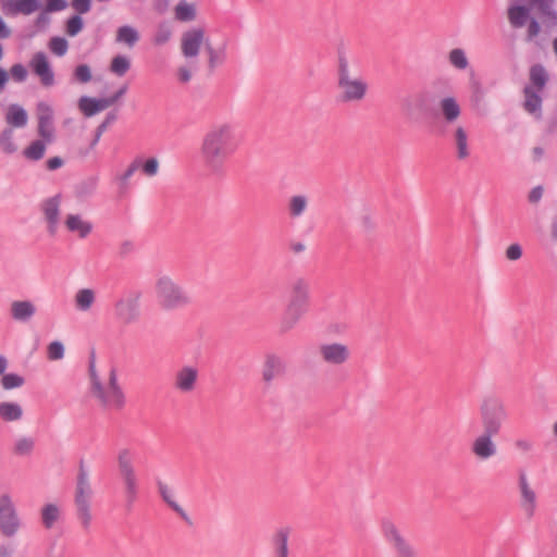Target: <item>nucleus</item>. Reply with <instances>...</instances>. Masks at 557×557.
I'll return each instance as SVG.
<instances>
[{
    "instance_id": "nucleus-30",
    "label": "nucleus",
    "mask_w": 557,
    "mask_h": 557,
    "mask_svg": "<svg viewBox=\"0 0 557 557\" xmlns=\"http://www.w3.org/2000/svg\"><path fill=\"white\" fill-rule=\"evenodd\" d=\"M9 11L13 14L22 13L29 15L39 8L38 0H12L7 2Z\"/></svg>"
},
{
    "instance_id": "nucleus-22",
    "label": "nucleus",
    "mask_w": 557,
    "mask_h": 557,
    "mask_svg": "<svg viewBox=\"0 0 557 557\" xmlns=\"http://www.w3.org/2000/svg\"><path fill=\"white\" fill-rule=\"evenodd\" d=\"M495 434L482 432L472 443V453L480 459H488L496 454V445L492 441Z\"/></svg>"
},
{
    "instance_id": "nucleus-50",
    "label": "nucleus",
    "mask_w": 557,
    "mask_h": 557,
    "mask_svg": "<svg viewBox=\"0 0 557 557\" xmlns=\"http://www.w3.org/2000/svg\"><path fill=\"white\" fill-rule=\"evenodd\" d=\"M91 70L87 64H79L75 67L73 79L81 84H87L91 81Z\"/></svg>"
},
{
    "instance_id": "nucleus-62",
    "label": "nucleus",
    "mask_w": 557,
    "mask_h": 557,
    "mask_svg": "<svg viewBox=\"0 0 557 557\" xmlns=\"http://www.w3.org/2000/svg\"><path fill=\"white\" fill-rule=\"evenodd\" d=\"M64 160L61 157H52L46 161V168L49 171H55L63 166Z\"/></svg>"
},
{
    "instance_id": "nucleus-15",
    "label": "nucleus",
    "mask_w": 557,
    "mask_h": 557,
    "mask_svg": "<svg viewBox=\"0 0 557 557\" xmlns=\"http://www.w3.org/2000/svg\"><path fill=\"white\" fill-rule=\"evenodd\" d=\"M38 113V135L48 144L54 140L53 111L51 107L45 102L37 106Z\"/></svg>"
},
{
    "instance_id": "nucleus-10",
    "label": "nucleus",
    "mask_w": 557,
    "mask_h": 557,
    "mask_svg": "<svg viewBox=\"0 0 557 557\" xmlns=\"http://www.w3.org/2000/svg\"><path fill=\"white\" fill-rule=\"evenodd\" d=\"M140 298L141 292L133 290L119 299L114 305L116 319L126 325L136 323L140 318Z\"/></svg>"
},
{
    "instance_id": "nucleus-28",
    "label": "nucleus",
    "mask_w": 557,
    "mask_h": 557,
    "mask_svg": "<svg viewBox=\"0 0 557 557\" xmlns=\"http://www.w3.org/2000/svg\"><path fill=\"white\" fill-rule=\"evenodd\" d=\"M309 206V198L306 195H293L287 205L288 215L292 219H297L304 215Z\"/></svg>"
},
{
    "instance_id": "nucleus-18",
    "label": "nucleus",
    "mask_w": 557,
    "mask_h": 557,
    "mask_svg": "<svg viewBox=\"0 0 557 557\" xmlns=\"http://www.w3.org/2000/svg\"><path fill=\"white\" fill-rule=\"evenodd\" d=\"M429 92L420 91L414 95L405 96L400 101V107L404 114L411 119L416 111L425 113L428 112Z\"/></svg>"
},
{
    "instance_id": "nucleus-25",
    "label": "nucleus",
    "mask_w": 557,
    "mask_h": 557,
    "mask_svg": "<svg viewBox=\"0 0 557 557\" xmlns=\"http://www.w3.org/2000/svg\"><path fill=\"white\" fill-rule=\"evenodd\" d=\"M10 313L13 320L27 322L36 313V307L30 300H15L11 304Z\"/></svg>"
},
{
    "instance_id": "nucleus-58",
    "label": "nucleus",
    "mask_w": 557,
    "mask_h": 557,
    "mask_svg": "<svg viewBox=\"0 0 557 557\" xmlns=\"http://www.w3.org/2000/svg\"><path fill=\"white\" fill-rule=\"evenodd\" d=\"M72 7L78 15H82L90 11L91 0H72Z\"/></svg>"
},
{
    "instance_id": "nucleus-21",
    "label": "nucleus",
    "mask_w": 557,
    "mask_h": 557,
    "mask_svg": "<svg viewBox=\"0 0 557 557\" xmlns=\"http://www.w3.org/2000/svg\"><path fill=\"white\" fill-rule=\"evenodd\" d=\"M198 379V370L191 366H184L175 374L174 387L182 393H190L195 389Z\"/></svg>"
},
{
    "instance_id": "nucleus-26",
    "label": "nucleus",
    "mask_w": 557,
    "mask_h": 557,
    "mask_svg": "<svg viewBox=\"0 0 557 557\" xmlns=\"http://www.w3.org/2000/svg\"><path fill=\"white\" fill-rule=\"evenodd\" d=\"M157 486L159 494L162 498V500L173 510L175 511L184 521H186L188 524L191 523L188 515L186 511L173 499V494L171 488L162 482L160 479L157 480Z\"/></svg>"
},
{
    "instance_id": "nucleus-39",
    "label": "nucleus",
    "mask_w": 557,
    "mask_h": 557,
    "mask_svg": "<svg viewBox=\"0 0 557 557\" xmlns=\"http://www.w3.org/2000/svg\"><path fill=\"white\" fill-rule=\"evenodd\" d=\"M0 148L7 154H13L17 151V146L14 143V132L12 127H7L1 132Z\"/></svg>"
},
{
    "instance_id": "nucleus-37",
    "label": "nucleus",
    "mask_w": 557,
    "mask_h": 557,
    "mask_svg": "<svg viewBox=\"0 0 557 557\" xmlns=\"http://www.w3.org/2000/svg\"><path fill=\"white\" fill-rule=\"evenodd\" d=\"M60 518V509L55 504H47L41 508V521L46 529H51Z\"/></svg>"
},
{
    "instance_id": "nucleus-57",
    "label": "nucleus",
    "mask_w": 557,
    "mask_h": 557,
    "mask_svg": "<svg viewBox=\"0 0 557 557\" xmlns=\"http://www.w3.org/2000/svg\"><path fill=\"white\" fill-rule=\"evenodd\" d=\"M117 120V111L113 110L106 115V119L97 126L98 136H102L107 127Z\"/></svg>"
},
{
    "instance_id": "nucleus-51",
    "label": "nucleus",
    "mask_w": 557,
    "mask_h": 557,
    "mask_svg": "<svg viewBox=\"0 0 557 557\" xmlns=\"http://www.w3.org/2000/svg\"><path fill=\"white\" fill-rule=\"evenodd\" d=\"M172 36V30L169 25L162 23L158 26V29L153 37V42L157 46H162L166 44Z\"/></svg>"
},
{
    "instance_id": "nucleus-49",
    "label": "nucleus",
    "mask_w": 557,
    "mask_h": 557,
    "mask_svg": "<svg viewBox=\"0 0 557 557\" xmlns=\"http://www.w3.org/2000/svg\"><path fill=\"white\" fill-rule=\"evenodd\" d=\"M24 382V377L16 373H4L1 379L2 387L8 391L21 387Z\"/></svg>"
},
{
    "instance_id": "nucleus-36",
    "label": "nucleus",
    "mask_w": 557,
    "mask_h": 557,
    "mask_svg": "<svg viewBox=\"0 0 557 557\" xmlns=\"http://www.w3.org/2000/svg\"><path fill=\"white\" fill-rule=\"evenodd\" d=\"M22 407L16 403H0V418L4 421H17L22 418Z\"/></svg>"
},
{
    "instance_id": "nucleus-54",
    "label": "nucleus",
    "mask_w": 557,
    "mask_h": 557,
    "mask_svg": "<svg viewBox=\"0 0 557 557\" xmlns=\"http://www.w3.org/2000/svg\"><path fill=\"white\" fill-rule=\"evenodd\" d=\"M12 78L15 82H24L27 78V70L22 63L13 64L10 69V73Z\"/></svg>"
},
{
    "instance_id": "nucleus-16",
    "label": "nucleus",
    "mask_w": 557,
    "mask_h": 557,
    "mask_svg": "<svg viewBox=\"0 0 557 557\" xmlns=\"http://www.w3.org/2000/svg\"><path fill=\"white\" fill-rule=\"evenodd\" d=\"M205 39L202 28H193L182 36V53L186 58H195L199 54L200 47Z\"/></svg>"
},
{
    "instance_id": "nucleus-29",
    "label": "nucleus",
    "mask_w": 557,
    "mask_h": 557,
    "mask_svg": "<svg viewBox=\"0 0 557 557\" xmlns=\"http://www.w3.org/2000/svg\"><path fill=\"white\" fill-rule=\"evenodd\" d=\"M5 120L11 127H24L27 124V112L18 104H11L8 109Z\"/></svg>"
},
{
    "instance_id": "nucleus-8",
    "label": "nucleus",
    "mask_w": 557,
    "mask_h": 557,
    "mask_svg": "<svg viewBox=\"0 0 557 557\" xmlns=\"http://www.w3.org/2000/svg\"><path fill=\"white\" fill-rule=\"evenodd\" d=\"M479 412L483 431L498 435L508 419L505 403L497 396H487L482 400Z\"/></svg>"
},
{
    "instance_id": "nucleus-46",
    "label": "nucleus",
    "mask_w": 557,
    "mask_h": 557,
    "mask_svg": "<svg viewBox=\"0 0 557 557\" xmlns=\"http://www.w3.org/2000/svg\"><path fill=\"white\" fill-rule=\"evenodd\" d=\"M531 2L537 7L543 16L554 22L557 21V12L553 9L555 0H531Z\"/></svg>"
},
{
    "instance_id": "nucleus-60",
    "label": "nucleus",
    "mask_w": 557,
    "mask_h": 557,
    "mask_svg": "<svg viewBox=\"0 0 557 557\" xmlns=\"http://www.w3.org/2000/svg\"><path fill=\"white\" fill-rule=\"evenodd\" d=\"M67 7V2L65 0H47L46 3V12H58L62 11Z\"/></svg>"
},
{
    "instance_id": "nucleus-35",
    "label": "nucleus",
    "mask_w": 557,
    "mask_h": 557,
    "mask_svg": "<svg viewBox=\"0 0 557 557\" xmlns=\"http://www.w3.org/2000/svg\"><path fill=\"white\" fill-rule=\"evenodd\" d=\"M46 144L42 138L30 143L28 147L23 150V157L29 161H39L44 158L46 152Z\"/></svg>"
},
{
    "instance_id": "nucleus-64",
    "label": "nucleus",
    "mask_w": 557,
    "mask_h": 557,
    "mask_svg": "<svg viewBox=\"0 0 557 557\" xmlns=\"http://www.w3.org/2000/svg\"><path fill=\"white\" fill-rule=\"evenodd\" d=\"M177 74L181 83H188L191 78L190 71L185 66L180 67Z\"/></svg>"
},
{
    "instance_id": "nucleus-48",
    "label": "nucleus",
    "mask_w": 557,
    "mask_h": 557,
    "mask_svg": "<svg viewBox=\"0 0 557 557\" xmlns=\"http://www.w3.org/2000/svg\"><path fill=\"white\" fill-rule=\"evenodd\" d=\"M84 28V21L81 15L74 14L67 18L65 32L70 37L77 36Z\"/></svg>"
},
{
    "instance_id": "nucleus-9",
    "label": "nucleus",
    "mask_w": 557,
    "mask_h": 557,
    "mask_svg": "<svg viewBox=\"0 0 557 557\" xmlns=\"http://www.w3.org/2000/svg\"><path fill=\"white\" fill-rule=\"evenodd\" d=\"M382 533L384 540L393 549L395 557H418V550L407 540L394 522L385 520L382 522Z\"/></svg>"
},
{
    "instance_id": "nucleus-7",
    "label": "nucleus",
    "mask_w": 557,
    "mask_h": 557,
    "mask_svg": "<svg viewBox=\"0 0 557 557\" xmlns=\"http://www.w3.org/2000/svg\"><path fill=\"white\" fill-rule=\"evenodd\" d=\"M117 469L124 485L125 507L132 510L138 496V478L134 466V454L128 448H122L116 457Z\"/></svg>"
},
{
    "instance_id": "nucleus-55",
    "label": "nucleus",
    "mask_w": 557,
    "mask_h": 557,
    "mask_svg": "<svg viewBox=\"0 0 557 557\" xmlns=\"http://www.w3.org/2000/svg\"><path fill=\"white\" fill-rule=\"evenodd\" d=\"M140 166L145 175L154 176L159 171V161L157 158H149Z\"/></svg>"
},
{
    "instance_id": "nucleus-1",
    "label": "nucleus",
    "mask_w": 557,
    "mask_h": 557,
    "mask_svg": "<svg viewBox=\"0 0 557 557\" xmlns=\"http://www.w3.org/2000/svg\"><path fill=\"white\" fill-rule=\"evenodd\" d=\"M238 147L235 128L228 123L212 126L203 136L201 157L203 165L213 175L225 174V161Z\"/></svg>"
},
{
    "instance_id": "nucleus-23",
    "label": "nucleus",
    "mask_w": 557,
    "mask_h": 557,
    "mask_svg": "<svg viewBox=\"0 0 557 557\" xmlns=\"http://www.w3.org/2000/svg\"><path fill=\"white\" fill-rule=\"evenodd\" d=\"M540 90L534 89L532 86L527 85L523 88L524 102L523 109L540 120L542 117V97L539 94Z\"/></svg>"
},
{
    "instance_id": "nucleus-63",
    "label": "nucleus",
    "mask_w": 557,
    "mask_h": 557,
    "mask_svg": "<svg viewBox=\"0 0 557 557\" xmlns=\"http://www.w3.org/2000/svg\"><path fill=\"white\" fill-rule=\"evenodd\" d=\"M542 196H543L542 186H535L529 193L528 199L531 203H536L541 200Z\"/></svg>"
},
{
    "instance_id": "nucleus-32",
    "label": "nucleus",
    "mask_w": 557,
    "mask_h": 557,
    "mask_svg": "<svg viewBox=\"0 0 557 557\" xmlns=\"http://www.w3.org/2000/svg\"><path fill=\"white\" fill-rule=\"evenodd\" d=\"M530 10L525 5H511L508 9V18L510 24L516 27H522L525 25L529 18Z\"/></svg>"
},
{
    "instance_id": "nucleus-27",
    "label": "nucleus",
    "mask_w": 557,
    "mask_h": 557,
    "mask_svg": "<svg viewBox=\"0 0 557 557\" xmlns=\"http://www.w3.org/2000/svg\"><path fill=\"white\" fill-rule=\"evenodd\" d=\"M65 225L70 232L78 233L81 238H86L92 231V224L82 220L78 214H69L65 220Z\"/></svg>"
},
{
    "instance_id": "nucleus-3",
    "label": "nucleus",
    "mask_w": 557,
    "mask_h": 557,
    "mask_svg": "<svg viewBox=\"0 0 557 557\" xmlns=\"http://www.w3.org/2000/svg\"><path fill=\"white\" fill-rule=\"evenodd\" d=\"M310 307V283L305 277H297L290 283L287 308L281 322L282 332L292 330Z\"/></svg>"
},
{
    "instance_id": "nucleus-47",
    "label": "nucleus",
    "mask_w": 557,
    "mask_h": 557,
    "mask_svg": "<svg viewBox=\"0 0 557 557\" xmlns=\"http://www.w3.org/2000/svg\"><path fill=\"white\" fill-rule=\"evenodd\" d=\"M448 59L450 64L458 70H465L469 65L466 52L460 48L453 49L449 52Z\"/></svg>"
},
{
    "instance_id": "nucleus-53",
    "label": "nucleus",
    "mask_w": 557,
    "mask_h": 557,
    "mask_svg": "<svg viewBox=\"0 0 557 557\" xmlns=\"http://www.w3.org/2000/svg\"><path fill=\"white\" fill-rule=\"evenodd\" d=\"M64 356V346L61 342L54 341L48 346V358L50 360H59Z\"/></svg>"
},
{
    "instance_id": "nucleus-61",
    "label": "nucleus",
    "mask_w": 557,
    "mask_h": 557,
    "mask_svg": "<svg viewBox=\"0 0 557 557\" xmlns=\"http://www.w3.org/2000/svg\"><path fill=\"white\" fill-rule=\"evenodd\" d=\"M541 32V25L534 17L530 18L529 26H528V40H532L534 37H536Z\"/></svg>"
},
{
    "instance_id": "nucleus-40",
    "label": "nucleus",
    "mask_w": 557,
    "mask_h": 557,
    "mask_svg": "<svg viewBox=\"0 0 557 557\" xmlns=\"http://www.w3.org/2000/svg\"><path fill=\"white\" fill-rule=\"evenodd\" d=\"M455 141L457 146V158L463 160L469 157L468 135L463 127H457L455 132Z\"/></svg>"
},
{
    "instance_id": "nucleus-38",
    "label": "nucleus",
    "mask_w": 557,
    "mask_h": 557,
    "mask_svg": "<svg viewBox=\"0 0 557 557\" xmlns=\"http://www.w3.org/2000/svg\"><path fill=\"white\" fill-rule=\"evenodd\" d=\"M95 301V293L90 288L79 289L75 295L76 308L81 311H87Z\"/></svg>"
},
{
    "instance_id": "nucleus-14",
    "label": "nucleus",
    "mask_w": 557,
    "mask_h": 557,
    "mask_svg": "<svg viewBox=\"0 0 557 557\" xmlns=\"http://www.w3.org/2000/svg\"><path fill=\"white\" fill-rule=\"evenodd\" d=\"M319 354L325 363L332 366L344 364L350 356L348 347L342 343L322 344Z\"/></svg>"
},
{
    "instance_id": "nucleus-42",
    "label": "nucleus",
    "mask_w": 557,
    "mask_h": 557,
    "mask_svg": "<svg viewBox=\"0 0 557 557\" xmlns=\"http://www.w3.org/2000/svg\"><path fill=\"white\" fill-rule=\"evenodd\" d=\"M98 178L96 176H90L75 186V194L79 198H85L90 196L97 188Z\"/></svg>"
},
{
    "instance_id": "nucleus-12",
    "label": "nucleus",
    "mask_w": 557,
    "mask_h": 557,
    "mask_svg": "<svg viewBox=\"0 0 557 557\" xmlns=\"http://www.w3.org/2000/svg\"><path fill=\"white\" fill-rule=\"evenodd\" d=\"M127 91V85L120 87L113 95L104 98H92L83 96L78 100L79 110L85 116H94L102 110L114 104L120 98H122Z\"/></svg>"
},
{
    "instance_id": "nucleus-11",
    "label": "nucleus",
    "mask_w": 557,
    "mask_h": 557,
    "mask_svg": "<svg viewBox=\"0 0 557 557\" xmlns=\"http://www.w3.org/2000/svg\"><path fill=\"white\" fill-rule=\"evenodd\" d=\"M21 527L16 508L8 494L0 496V532L5 537L14 536Z\"/></svg>"
},
{
    "instance_id": "nucleus-33",
    "label": "nucleus",
    "mask_w": 557,
    "mask_h": 557,
    "mask_svg": "<svg viewBox=\"0 0 557 557\" xmlns=\"http://www.w3.org/2000/svg\"><path fill=\"white\" fill-rule=\"evenodd\" d=\"M530 82L534 89L542 90L548 82V75L545 67L542 64H534L530 67Z\"/></svg>"
},
{
    "instance_id": "nucleus-43",
    "label": "nucleus",
    "mask_w": 557,
    "mask_h": 557,
    "mask_svg": "<svg viewBox=\"0 0 557 557\" xmlns=\"http://www.w3.org/2000/svg\"><path fill=\"white\" fill-rule=\"evenodd\" d=\"M131 69V61L127 57L117 54L110 63V71L117 76H124Z\"/></svg>"
},
{
    "instance_id": "nucleus-52",
    "label": "nucleus",
    "mask_w": 557,
    "mask_h": 557,
    "mask_svg": "<svg viewBox=\"0 0 557 557\" xmlns=\"http://www.w3.org/2000/svg\"><path fill=\"white\" fill-rule=\"evenodd\" d=\"M49 47L54 54L62 57L67 52L69 44L63 37H53L50 40Z\"/></svg>"
},
{
    "instance_id": "nucleus-2",
    "label": "nucleus",
    "mask_w": 557,
    "mask_h": 557,
    "mask_svg": "<svg viewBox=\"0 0 557 557\" xmlns=\"http://www.w3.org/2000/svg\"><path fill=\"white\" fill-rule=\"evenodd\" d=\"M88 373L91 383V393L97 397L102 406L121 410L125 406V395L117 383V373L115 368H111L109 373L108 387L104 388L96 370V351L92 348L89 355Z\"/></svg>"
},
{
    "instance_id": "nucleus-44",
    "label": "nucleus",
    "mask_w": 557,
    "mask_h": 557,
    "mask_svg": "<svg viewBox=\"0 0 557 557\" xmlns=\"http://www.w3.org/2000/svg\"><path fill=\"white\" fill-rule=\"evenodd\" d=\"M175 17L182 22H189V21L195 20V17H196L195 7L185 1L178 2V4L175 8Z\"/></svg>"
},
{
    "instance_id": "nucleus-4",
    "label": "nucleus",
    "mask_w": 557,
    "mask_h": 557,
    "mask_svg": "<svg viewBox=\"0 0 557 557\" xmlns=\"http://www.w3.org/2000/svg\"><path fill=\"white\" fill-rule=\"evenodd\" d=\"M154 292L157 304L163 311L181 310L193 301L189 292L168 275H162L156 281Z\"/></svg>"
},
{
    "instance_id": "nucleus-24",
    "label": "nucleus",
    "mask_w": 557,
    "mask_h": 557,
    "mask_svg": "<svg viewBox=\"0 0 557 557\" xmlns=\"http://www.w3.org/2000/svg\"><path fill=\"white\" fill-rule=\"evenodd\" d=\"M519 487L522 496L521 505L527 511L528 516L532 517L535 509L536 495L535 492L530 487L524 472H520L519 474Z\"/></svg>"
},
{
    "instance_id": "nucleus-20",
    "label": "nucleus",
    "mask_w": 557,
    "mask_h": 557,
    "mask_svg": "<svg viewBox=\"0 0 557 557\" xmlns=\"http://www.w3.org/2000/svg\"><path fill=\"white\" fill-rule=\"evenodd\" d=\"M33 72L40 77L44 86H52L54 84V74L50 66L47 55L44 52H37L32 61Z\"/></svg>"
},
{
    "instance_id": "nucleus-56",
    "label": "nucleus",
    "mask_w": 557,
    "mask_h": 557,
    "mask_svg": "<svg viewBox=\"0 0 557 557\" xmlns=\"http://www.w3.org/2000/svg\"><path fill=\"white\" fill-rule=\"evenodd\" d=\"M141 159H135L126 171L120 176V181L122 185H126L127 181L134 175V173L140 168Z\"/></svg>"
},
{
    "instance_id": "nucleus-19",
    "label": "nucleus",
    "mask_w": 557,
    "mask_h": 557,
    "mask_svg": "<svg viewBox=\"0 0 557 557\" xmlns=\"http://www.w3.org/2000/svg\"><path fill=\"white\" fill-rule=\"evenodd\" d=\"M292 529L289 527L277 528L270 537V546L273 557H289V536Z\"/></svg>"
},
{
    "instance_id": "nucleus-5",
    "label": "nucleus",
    "mask_w": 557,
    "mask_h": 557,
    "mask_svg": "<svg viewBox=\"0 0 557 557\" xmlns=\"http://www.w3.org/2000/svg\"><path fill=\"white\" fill-rule=\"evenodd\" d=\"M337 87L341 92L338 99L343 103L359 102L364 99L368 91V84L361 77H352L349 63L343 48L337 50Z\"/></svg>"
},
{
    "instance_id": "nucleus-34",
    "label": "nucleus",
    "mask_w": 557,
    "mask_h": 557,
    "mask_svg": "<svg viewBox=\"0 0 557 557\" xmlns=\"http://www.w3.org/2000/svg\"><path fill=\"white\" fill-rule=\"evenodd\" d=\"M206 51L208 53L209 60L208 65L210 71H213L218 65H221L224 63L226 59V52H225V44L220 47L219 49H214L209 40H206L205 42Z\"/></svg>"
},
{
    "instance_id": "nucleus-45",
    "label": "nucleus",
    "mask_w": 557,
    "mask_h": 557,
    "mask_svg": "<svg viewBox=\"0 0 557 557\" xmlns=\"http://www.w3.org/2000/svg\"><path fill=\"white\" fill-rule=\"evenodd\" d=\"M35 447V441L32 437L18 438L13 447V453L16 456H29L32 455Z\"/></svg>"
},
{
    "instance_id": "nucleus-41",
    "label": "nucleus",
    "mask_w": 557,
    "mask_h": 557,
    "mask_svg": "<svg viewBox=\"0 0 557 557\" xmlns=\"http://www.w3.org/2000/svg\"><path fill=\"white\" fill-rule=\"evenodd\" d=\"M116 40L133 47L139 40V34L134 27L124 25L119 27L116 32Z\"/></svg>"
},
{
    "instance_id": "nucleus-6",
    "label": "nucleus",
    "mask_w": 557,
    "mask_h": 557,
    "mask_svg": "<svg viewBox=\"0 0 557 557\" xmlns=\"http://www.w3.org/2000/svg\"><path fill=\"white\" fill-rule=\"evenodd\" d=\"M92 494L88 469L85 466V461L81 459L76 476L74 503L77 518L84 529H88L91 522L90 505Z\"/></svg>"
},
{
    "instance_id": "nucleus-13",
    "label": "nucleus",
    "mask_w": 557,
    "mask_h": 557,
    "mask_svg": "<svg viewBox=\"0 0 557 557\" xmlns=\"http://www.w3.org/2000/svg\"><path fill=\"white\" fill-rule=\"evenodd\" d=\"M286 372L284 359L275 354H267L262 364V381L267 386L271 385L276 379L282 377Z\"/></svg>"
},
{
    "instance_id": "nucleus-59",
    "label": "nucleus",
    "mask_w": 557,
    "mask_h": 557,
    "mask_svg": "<svg viewBox=\"0 0 557 557\" xmlns=\"http://www.w3.org/2000/svg\"><path fill=\"white\" fill-rule=\"evenodd\" d=\"M522 257V247L519 244H511L506 249V258L510 261L519 260Z\"/></svg>"
},
{
    "instance_id": "nucleus-31",
    "label": "nucleus",
    "mask_w": 557,
    "mask_h": 557,
    "mask_svg": "<svg viewBox=\"0 0 557 557\" xmlns=\"http://www.w3.org/2000/svg\"><path fill=\"white\" fill-rule=\"evenodd\" d=\"M441 110L444 119L448 122H455L460 115V107L454 97H446L441 100Z\"/></svg>"
},
{
    "instance_id": "nucleus-17",
    "label": "nucleus",
    "mask_w": 557,
    "mask_h": 557,
    "mask_svg": "<svg viewBox=\"0 0 557 557\" xmlns=\"http://www.w3.org/2000/svg\"><path fill=\"white\" fill-rule=\"evenodd\" d=\"M61 195L58 194L53 197L47 198L41 203V210L48 224V232L54 235L59 225Z\"/></svg>"
}]
</instances>
